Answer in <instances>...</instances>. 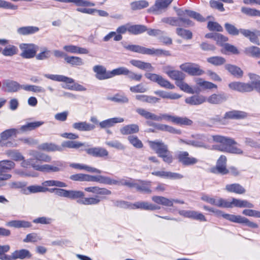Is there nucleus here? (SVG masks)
<instances>
[{
	"instance_id": "obj_1",
	"label": "nucleus",
	"mask_w": 260,
	"mask_h": 260,
	"mask_svg": "<svg viewBox=\"0 0 260 260\" xmlns=\"http://www.w3.org/2000/svg\"><path fill=\"white\" fill-rule=\"evenodd\" d=\"M212 138L214 142L219 143L215 146L216 150L238 154L243 153V151L240 148L234 146L237 143L234 139L220 135L213 136Z\"/></svg>"
},
{
	"instance_id": "obj_2",
	"label": "nucleus",
	"mask_w": 260,
	"mask_h": 260,
	"mask_svg": "<svg viewBox=\"0 0 260 260\" xmlns=\"http://www.w3.org/2000/svg\"><path fill=\"white\" fill-rule=\"evenodd\" d=\"M213 213L218 217L222 216L224 219L231 222L244 224L251 229H257L258 227L257 223L250 221L248 218L240 215L224 213L221 210L215 208L214 209Z\"/></svg>"
},
{
	"instance_id": "obj_3",
	"label": "nucleus",
	"mask_w": 260,
	"mask_h": 260,
	"mask_svg": "<svg viewBox=\"0 0 260 260\" xmlns=\"http://www.w3.org/2000/svg\"><path fill=\"white\" fill-rule=\"evenodd\" d=\"M124 47L129 51L147 55H155L157 56L165 55L170 56V51L160 49L148 48L141 46L136 45H129L124 46Z\"/></svg>"
},
{
	"instance_id": "obj_4",
	"label": "nucleus",
	"mask_w": 260,
	"mask_h": 260,
	"mask_svg": "<svg viewBox=\"0 0 260 260\" xmlns=\"http://www.w3.org/2000/svg\"><path fill=\"white\" fill-rule=\"evenodd\" d=\"M191 138L192 139H180V142L197 148H207L209 147L207 143L210 142V139L207 136L204 134H194L191 135Z\"/></svg>"
},
{
	"instance_id": "obj_5",
	"label": "nucleus",
	"mask_w": 260,
	"mask_h": 260,
	"mask_svg": "<svg viewBox=\"0 0 260 260\" xmlns=\"http://www.w3.org/2000/svg\"><path fill=\"white\" fill-rule=\"evenodd\" d=\"M49 192L54 193L55 194L59 197L67 198L71 200H76L84 197V193L82 191L66 190L60 187L49 188Z\"/></svg>"
},
{
	"instance_id": "obj_6",
	"label": "nucleus",
	"mask_w": 260,
	"mask_h": 260,
	"mask_svg": "<svg viewBox=\"0 0 260 260\" xmlns=\"http://www.w3.org/2000/svg\"><path fill=\"white\" fill-rule=\"evenodd\" d=\"M67 167V163L63 161H54L53 165L45 164L35 166L36 170L42 172H58L63 171Z\"/></svg>"
},
{
	"instance_id": "obj_7",
	"label": "nucleus",
	"mask_w": 260,
	"mask_h": 260,
	"mask_svg": "<svg viewBox=\"0 0 260 260\" xmlns=\"http://www.w3.org/2000/svg\"><path fill=\"white\" fill-rule=\"evenodd\" d=\"M19 48L22 51L20 56L24 58L27 59L35 57L39 49L38 46L32 43L21 44L19 45Z\"/></svg>"
},
{
	"instance_id": "obj_8",
	"label": "nucleus",
	"mask_w": 260,
	"mask_h": 260,
	"mask_svg": "<svg viewBox=\"0 0 260 260\" xmlns=\"http://www.w3.org/2000/svg\"><path fill=\"white\" fill-rule=\"evenodd\" d=\"M14 167L15 163L12 161L9 160L0 161V181L10 179L12 175L7 172L13 169Z\"/></svg>"
},
{
	"instance_id": "obj_9",
	"label": "nucleus",
	"mask_w": 260,
	"mask_h": 260,
	"mask_svg": "<svg viewBox=\"0 0 260 260\" xmlns=\"http://www.w3.org/2000/svg\"><path fill=\"white\" fill-rule=\"evenodd\" d=\"M145 77L150 80L151 81L157 83L160 86L168 88V89H174L175 86L172 84L169 81L164 78L160 75L153 73H146L145 74Z\"/></svg>"
},
{
	"instance_id": "obj_10",
	"label": "nucleus",
	"mask_w": 260,
	"mask_h": 260,
	"mask_svg": "<svg viewBox=\"0 0 260 260\" xmlns=\"http://www.w3.org/2000/svg\"><path fill=\"white\" fill-rule=\"evenodd\" d=\"M180 68L191 76H200L204 73V71L200 69L199 65L193 63H183L180 66Z\"/></svg>"
},
{
	"instance_id": "obj_11",
	"label": "nucleus",
	"mask_w": 260,
	"mask_h": 260,
	"mask_svg": "<svg viewBox=\"0 0 260 260\" xmlns=\"http://www.w3.org/2000/svg\"><path fill=\"white\" fill-rule=\"evenodd\" d=\"M176 158L180 163L185 166L193 165L198 162L197 158L190 156L187 151H179Z\"/></svg>"
},
{
	"instance_id": "obj_12",
	"label": "nucleus",
	"mask_w": 260,
	"mask_h": 260,
	"mask_svg": "<svg viewBox=\"0 0 260 260\" xmlns=\"http://www.w3.org/2000/svg\"><path fill=\"white\" fill-rule=\"evenodd\" d=\"M173 0H156L154 4L150 7L147 12L154 14H159L162 10L166 9Z\"/></svg>"
},
{
	"instance_id": "obj_13",
	"label": "nucleus",
	"mask_w": 260,
	"mask_h": 260,
	"mask_svg": "<svg viewBox=\"0 0 260 260\" xmlns=\"http://www.w3.org/2000/svg\"><path fill=\"white\" fill-rule=\"evenodd\" d=\"M201 199L203 201L207 202L208 203H209L213 205H215L218 207L227 208L231 206L230 204H229L228 201L220 198H219L216 199L210 197L208 195L204 194L202 196Z\"/></svg>"
},
{
	"instance_id": "obj_14",
	"label": "nucleus",
	"mask_w": 260,
	"mask_h": 260,
	"mask_svg": "<svg viewBox=\"0 0 260 260\" xmlns=\"http://www.w3.org/2000/svg\"><path fill=\"white\" fill-rule=\"evenodd\" d=\"M226 158L224 155H221L217 160L216 168H212L211 172L225 175L229 173V170L226 168Z\"/></svg>"
},
{
	"instance_id": "obj_15",
	"label": "nucleus",
	"mask_w": 260,
	"mask_h": 260,
	"mask_svg": "<svg viewBox=\"0 0 260 260\" xmlns=\"http://www.w3.org/2000/svg\"><path fill=\"white\" fill-rule=\"evenodd\" d=\"M179 214L185 217L192 218L200 221H206L205 216L201 213L193 210H180Z\"/></svg>"
},
{
	"instance_id": "obj_16",
	"label": "nucleus",
	"mask_w": 260,
	"mask_h": 260,
	"mask_svg": "<svg viewBox=\"0 0 260 260\" xmlns=\"http://www.w3.org/2000/svg\"><path fill=\"white\" fill-rule=\"evenodd\" d=\"M134 188H135L138 191L145 193H150L152 192L151 189V181L136 180Z\"/></svg>"
},
{
	"instance_id": "obj_17",
	"label": "nucleus",
	"mask_w": 260,
	"mask_h": 260,
	"mask_svg": "<svg viewBox=\"0 0 260 260\" xmlns=\"http://www.w3.org/2000/svg\"><path fill=\"white\" fill-rule=\"evenodd\" d=\"M93 71L96 74V78L100 80L111 78V71H107L103 66L96 65L94 66Z\"/></svg>"
},
{
	"instance_id": "obj_18",
	"label": "nucleus",
	"mask_w": 260,
	"mask_h": 260,
	"mask_svg": "<svg viewBox=\"0 0 260 260\" xmlns=\"http://www.w3.org/2000/svg\"><path fill=\"white\" fill-rule=\"evenodd\" d=\"M85 150L88 154L96 157H105L109 154L106 149L100 147L87 148Z\"/></svg>"
},
{
	"instance_id": "obj_19",
	"label": "nucleus",
	"mask_w": 260,
	"mask_h": 260,
	"mask_svg": "<svg viewBox=\"0 0 260 260\" xmlns=\"http://www.w3.org/2000/svg\"><path fill=\"white\" fill-rule=\"evenodd\" d=\"M228 99L226 94L223 92L218 94L213 93L206 99L209 103L214 105L220 104Z\"/></svg>"
},
{
	"instance_id": "obj_20",
	"label": "nucleus",
	"mask_w": 260,
	"mask_h": 260,
	"mask_svg": "<svg viewBox=\"0 0 260 260\" xmlns=\"http://www.w3.org/2000/svg\"><path fill=\"white\" fill-rule=\"evenodd\" d=\"M87 182H96L108 185H111L112 183H113V182H112V178L109 177L102 175L93 176L88 174H87Z\"/></svg>"
},
{
	"instance_id": "obj_21",
	"label": "nucleus",
	"mask_w": 260,
	"mask_h": 260,
	"mask_svg": "<svg viewBox=\"0 0 260 260\" xmlns=\"http://www.w3.org/2000/svg\"><path fill=\"white\" fill-rule=\"evenodd\" d=\"M132 209H141L145 210H155L160 209V207L147 202H137L133 204Z\"/></svg>"
},
{
	"instance_id": "obj_22",
	"label": "nucleus",
	"mask_w": 260,
	"mask_h": 260,
	"mask_svg": "<svg viewBox=\"0 0 260 260\" xmlns=\"http://www.w3.org/2000/svg\"><path fill=\"white\" fill-rule=\"evenodd\" d=\"M129 62L133 66L147 72H152L154 69L150 63L144 62L140 60L132 59Z\"/></svg>"
},
{
	"instance_id": "obj_23",
	"label": "nucleus",
	"mask_w": 260,
	"mask_h": 260,
	"mask_svg": "<svg viewBox=\"0 0 260 260\" xmlns=\"http://www.w3.org/2000/svg\"><path fill=\"white\" fill-rule=\"evenodd\" d=\"M124 119L121 117H114L103 120L99 122V126L101 128H107L113 126L116 123H121Z\"/></svg>"
},
{
	"instance_id": "obj_24",
	"label": "nucleus",
	"mask_w": 260,
	"mask_h": 260,
	"mask_svg": "<svg viewBox=\"0 0 260 260\" xmlns=\"http://www.w3.org/2000/svg\"><path fill=\"white\" fill-rule=\"evenodd\" d=\"M101 197L95 196L90 198H81L77 199V203L85 205H95L101 202Z\"/></svg>"
},
{
	"instance_id": "obj_25",
	"label": "nucleus",
	"mask_w": 260,
	"mask_h": 260,
	"mask_svg": "<svg viewBox=\"0 0 260 260\" xmlns=\"http://www.w3.org/2000/svg\"><path fill=\"white\" fill-rule=\"evenodd\" d=\"M206 101L205 96L202 95L196 94L185 99V102L186 104L190 105H201Z\"/></svg>"
},
{
	"instance_id": "obj_26",
	"label": "nucleus",
	"mask_w": 260,
	"mask_h": 260,
	"mask_svg": "<svg viewBox=\"0 0 260 260\" xmlns=\"http://www.w3.org/2000/svg\"><path fill=\"white\" fill-rule=\"evenodd\" d=\"M240 34L243 35L245 37L248 38L251 43L257 45H260L259 41L255 31H251L249 29L241 28Z\"/></svg>"
},
{
	"instance_id": "obj_27",
	"label": "nucleus",
	"mask_w": 260,
	"mask_h": 260,
	"mask_svg": "<svg viewBox=\"0 0 260 260\" xmlns=\"http://www.w3.org/2000/svg\"><path fill=\"white\" fill-rule=\"evenodd\" d=\"M230 207L228 208H232L233 206L239 208H251L254 207L253 205L247 201V200H242L233 198L232 202H229Z\"/></svg>"
},
{
	"instance_id": "obj_28",
	"label": "nucleus",
	"mask_w": 260,
	"mask_h": 260,
	"mask_svg": "<svg viewBox=\"0 0 260 260\" xmlns=\"http://www.w3.org/2000/svg\"><path fill=\"white\" fill-rule=\"evenodd\" d=\"M139 127L136 124L126 125L120 129V133L123 135H132L138 133Z\"/></svg>"
},
{
	"instance_id": "obj_29",
	"label": "nucleus",
	"mask_w": 260,
	"mask_h": 260,
	"mask_svg": "<svg viewBox=\"0 0 260 260\" xmlns=\"http://www.w3.org/2000/svg\"><path fill=\"white\" fill-rule=\"evenodd\" d=\"M136 180H135L132 178H121L119 180H116L113 179H112V182H113V183H112L111 185H123L126 186L129 188L134 187L135 185V182Z\"/></svg>"
},
{
	"instance_id": "obj_30",
	"label": "nucleus",
	"mask_w": 260,
	"mask_h": 260,
	"mask_svg": "<svg viewBox=\"0 0 260 260\" xmlns=\"http://www.w3.org/2000/svg\"><path fill=\"white\" fill-rule=\"evenodd\" d=\"M4 90L7 92H16L21 89V85L15 81H6L3 83Z\"/></svg>"
},
{
	"instance_id": "obj_31",
	"label": "nucleus",
	"mask_w": 260,
	"mask_h": 260,
	"mask_svg": "<svg viewBox=\"0 0 260 260\" xmlns=\"http://www.w3.org/2000/svg\"><path fill=\"white\" fill-rule=\"evenodd\" d=\"M69 166L70 167L74 169L80 170H85L88 172L96 173L98 174H101L102 173V171H101L100 170L84 164L78 163H71L70 164Z\"/></svg>"
},
{
	"instance_id": "obj_32",
	"label": "nucleus",
	"mask_w": 260,
	"mask_h": 260,
	"mask_svg": "<svg viewBox=\"0 0 260 260\" xmlns=\"http://www.w3.org/2000/svg\"><path fill=\"white\" fill-rule=\"evenodd\" d=\"M247 114L246 112L240 111L233 110L227 112L225 113L224 118L225 119H243L246 117Z\"/></svg>"
},
{
	"instance_id": "obj_33",
	"label": "nucleus",
	"mask_w": 260,
	"mask_h": 260,
	"mask_svg": "<svg viewBox=\"0 0 260 260\" xmlns=\"http://www.w3.org/2000/svg\"><path fill=\"white\" fill-rule=\"evenodd\" d=\"M72 126L74 128L79 131H90L95 128L94 125L87 123L86 121L75 122L73 124Z\"/></svg>"
},
{
	"instance_id": "obj_34",
	"label": "nucleus",
	"mask_w": 260,
	"mask_h": 260,
	"mask_svg": "<svg viewBox=\"0 0 260 260\" xmlns=\"http://www.w3.org/2000/svg\"><path fill=\"white\" fill-rule=\"evenodd\" d=\"M63 49L67 52L75 54H88V50L84 48L70 45L63 46Z\"/></svg>"
},
{
	"instance_id": "obj_35",
	"label": "nucleus",
	"mask_w": 260,
	"mask_h": 260,
	"mask_svg": "<svg viewBox=\"0 0 260 260\" xmlns=\"http://www.w3.org/2000/svg\"><path fill=\"white\" fill-rule=\"evenodd\" d=\"M84 190L87 192L95 194L110 195L111 191L106 188H100L98 186H91L85 188Z\"/></svg>"
},
{
	"instance_id": "obj_36",
	"label": "nucleus",
	"mask_w": 260,
	"mask_h": 260,
	"mask_svg": "<svg viewBox=\"0 0 260 260\" xmlns=\"http://www.w3.org/2000/svg\"><path fill=\"white\" fill-rule=\"evenodd\" d=\"M44 76L54 81L63 82L67 83H73L74 82V80L73 79L63 75L45 74Z\"/></svg>"
},
{
	"instance_id": "obj_37",
	"label": "nucleus",
	"mask_w": 260,
	"mask_h": 260,
	"mask_svg": "<svg viewBox=\"0 0 260 260\" xmlns=\"http://www.w3.org/2000/svg\"><path fill=\"white\" fill-rule=\"evenodd\" d=\"M12 257L14 259H29L31 257L30 252L26 249L15 250L12 253Z\"/></svg>"
},
{
	"instance_id": "obj_38",
	"label": "nucleus",
	"mask_w": 260,
	"mask_h": 260,
	"mask_svg": "<svg viewBox=\"0 0 260 260\" xmlns=\"http://www.w3.org/2000/svg\"><path fill=\"white\" fill-rule=\"evenodd\" d=\"M225 189L229 192L237 194H243L246 192L245 189L238 183L227 184L225 186Z\"/></svg>"
},
{
	"instance_id": "obj_39",
	"label": "nucleus",
	"mask_w": 260,
	"mask_h": 260,
	"mask_svg": "<svg viewBox=\"0 0 260 260\" xmlns=\"http://www.w3.org/2000/svg\"><path fill=\"white\" fill-rule=\"evenodd\" d=\"M7 225L15 228H27L31 226L30 222L21 220H14L7 223Z\"/></svg>"
},
{
	"instance_id": "obj_40",
	"label": "nucleus",
	"mask_w": 260,
	"mask_h": 260,
	"mask_svg": "<svg viewBox=\"0 0 260 260\" xmlns=\"http://www.w3.org/2000/svg\"><path fill=\"white\" fill-rule=\"evenodd\" d=\"M39 30V27L33 26H23L17 29V32L21 35H28L35 34Z\"/></svg>"
},
{
	"instance_id": "obj_41",
	"label": "nucleus",
	"mask_w": 260,
	"mask_h": 260,
	"mask_svg": "<svg viewBox=\"0 0 260 260\" xmlns=\"http://www.w3.org/2000/svg\"><path fill=\"white\" fill-rule=\"evenodd\" d=\"M152 200L155 203L168 207H172L173 205V201L161 196H153Z\"/></svg>"
},
{
	"instance_id": "obj_42",
	"label": "nucleus",
	"mask_w": 260,
	"mask_h": 260,
	"mask_svg": "<svg viewBox=\"0 0 260 260\" xmlns=\"http://www.w3.org/2000/svg\"><path fill=\"white\" fill-rule=\"evenodd\" d=\"M149 3L146 0L133 2L130 4L131 8L133 11L141 10L149 6Z\"/></svg>"
},
{
	"instance_id": "obj_43",
	"label": "nucleus",
	"mask_w": 260,
	"mask_h": 260,
	"mask_svg": "<svg viewBox=\"0 0 260 260\" xmlns=\"http://www.w3.org/2000/svg\"><path fill=\"white\" fill-rule=\"evenodd\" d=\"M66 62L73 66H80L84 64L83 59L78 56H66L64 58Z\"/></svg>"
},
{
	"instance_id": "obj_44",
	"label": "nucleus",
	"mask_w": 260,
	"mask_h": 260,
	"mask_svg": "<svg viewBox=\"0 0 260 260\" xmlns=\"http://www.w3.org/2000/svg\"><path fill=\"white\" fill-rule=\"evenodd\" d=\"M136 111L138 114L146 119H150L154 121L158 120L156 117V115L147 111L145 109L141 108H137Z\"/></svg>"
},
{
	"instance_id": "obj_45",
	"label": "nucleus",
	"mask_w": 260,
	"mask_h": 260,
	"mask_svg": "<svg viewBox=\"0 0 260 260\" xmlns=\"http://www.w3.org/2000/svg\"><path fill=\"white\" fill-rule=\"evenodd\" d=\"M147 30V27L143 25H131L129 24V33L137 35Z\"/></svg>"
},
{
	"instance_id": "obj_46",
	"label": "nucleus",
	"mask_w": 260,
	"mask_h": 260,
	"mask_svg": "<svg viewBox=\"0 0 260 260\" xmlns=\"http://www.w3.org/2000/svg\"><path fill=\"white\" fill-rule=\"evenodd\" d=\"M44 123L43 121L28 122L26 124L22 125L20 127V130L23 132L30 131L41 126Z\"/></svg>"
},
{
	"instance_id": "obj_47",
	"label": "nucleus",
	"mask_w": 260,
	"mask_h": 260,
	"mask_svg": "<svg viewBox=\"0 0 260 260\" xmlns=\"http://www.w3.org/2000/svg\"><path fill=\"white\" fill-rule=\"evenodd\" d=\"M49 188L45 187L43 185H30L27 187L26 190L28 192H25L26 194L28 193H35L38 192H46L49 191Z\"/></svg>"
},
{
	"instance_id": "obj_48",
	"label": "nucleus",
	"mask_w": 260,
	"mask_h": 260,
	"mask_svg": "<svg viewBox=\"0 0 260 260\" xmlns=\"http://www.w3.org/2000/svg\"><path fill=\"white\" fill-rule=\"evenodd\" d=\"M196 82L198 85L202 87L203 89H211L217 88V85L212 82L206 81L202 78H198L196 80Z\"/></svg>"
},
{
	"instance_id": "obj_49",
	"label": "nucleus",
	"mask_w": 260,
	"mask_h": 260,
	"mask_svg": "<svg viewBox=\"0 0 260 260\" xmlns=\"http://www.w3.org/2000/svg\"><path fill=\"white\" fill-rule=\"evenodd\" d=\"M161 22L164 23L170 24L173 26H182V24L180 23L179 17H164L161 19Z\"/></svg>"
},
{
	"instance_id": "obj_50",
	"label": "nucleus",
	"mask_w": 260,
	"mask_h": 260,
	"mask_svg": "<svg viewBox=\"0 0 260 260\" xmlns=\"http://www.w3.org/2000/svg\"><path fill=\"white\" fill-rule=\"evenodd\" d=\"M225 68L235 77L239 78L243 76V71L240 68L236 66L228 64L225 66Z\"/></svg>"
},
{
	"instance_id": "obj_51",
	"label": "nucleus",
	"mask_w": 260,
	"mask_h": 260,
	"mask_svg": "<svg viewBox=\"0 0 260 260\" xmlns=\"http://www.w3.org/2000/svg\"><path fill=\"white\" fill-rule=\"evenodd\" d=\"M136 99L140 101L150 104H155L159 101V99L156 97L144 94H137L136 95Z\"/></svg>"
},
{
	"instance_id": "obj_52",
	"label": "nucleus",
	"mask_w": 260,
	"mask_h": 260,
	"mask_svg": "<svg viewBox=\"0 0 260 260\" xmlns=\"http://www.w3.org/2000/svg\"><path fill=\"white\" fill-rule=\"evenodd\" d=\"M224 58L219 56H212L207 58V61L215 66H219L225 62Z\"/></svg>"
},
{
	"instance_id": "obj_53",
	"label": "nucleus",
	"mask_w": 260,
	"mask_h": 260,
	"mask_svg": "<svg viewBox=\"0 0 260 260\" xmlns=\"http://www.w3.org/2000/svg\"><path fill=\"white\" fill-rule=\"evenodd\" d=\"M176 32L178 36L184 39L190 40L192 38V32L188 29L177 27L176 29Z\"/></svg>"
},
{
	"instance_id": "obj_54",
	"label": "nucleus",
	"mask_w": 260,
	"mask_h": 260,
	"mask_svg": "<svg viewBox=\"0 0 260 260\" xmlns=\"http://www.w3.org/2000/svg\"><path fill=\"white\" fill-rule=\"evenodd\" d=\"M107 99L119 103H127L128 102V99L124 94L117 93L113 96L107 97Z\"/></svg>"
},
{
	"instance_id": "obj_55",
	"label": "nucleus",
	"mask_w": 260,
	"mask_h": 260,
	"mask_svg": "<svg viewBox=\"0 0 260 260\" xmlns=\"http://www.w3.org/2000/svg\"><path fill=\"white\" fill-rule=\"evenodd\" d=\"M157 129L166 131L174 134H181V132L179 129L175 128L174 127L164 124H159L156 126Z\"/></svg>"
},
{
	"instance_id": "obj_56",
	"label": "nucleus",
	"mask_w": 260,
	"mask_h": 260,
	"mask_svg": "<svg viewBox=\"0 0 260 260\" xmlns=\"http://www.w3.org/2000/svg\"><path fill=\"white\" fill-rule=\"evenodd\" d=\"M61 146L62 147L78 149L80 147L85 146V144L79 141H67L63 142Z\"/></svg>"
},
{
	"instance_id": "obj_57",
	"label": "nucleus",
	"mask_w": 260,
	"mask_h": 260,
	"mask_svg": "<svg viewBox=\"0 0 260 260\" xmlns=\"http://www.w3.org/2000/svg\"><path fill=\"white\" fill-rule=\"evenodd\" d=\"M155 94L159 95L164 99H169L171 100L178 99L181 95L176 93L167 92L164 91L158 90L155 91Z\"/></svg>"
},
{
	"instance_id": "obj_58",
	"label": "nucleus",
	"mask_w": 260,
	"mask_h": 260,
	"mask_svg": "<svg viewBox=\"0 0 260 260\" xmlns=\"http://www.w3.org/2000/svg\"><path fill=\"white\" fill-rule=\"evenodd\" d=\"M244 52L248 55L252 57H260V48L256 46L247 47L244 50Z\"/></svg>"
},
{
	"instance_id": "obj_59",
	"label": "nucleus",
	"mask_w": 260,
	"mask_h": 260,
	"mask_svg": "<svg viewBox=\"0 0 260 260\" xmlns=\"http://www.w3.org/2000/svg\"><path fill=\"white\" fill-rule=\"evenodd\" d=\"M129 143L134 147L138 149L143 148V144L138 137L135 135H130L127 137Z\"/></svg>"
},
{
	"instance_id": "obj_60",
	"label": "nucleus",
	"mask_w": 260,
	"mask_h": 260,
	"mask_svg": "<svg viewBox=\"0 0 260 260\" xmlns=\"http://www.w3.org/2000/svg\"><path fill=\"white\" fill-rule=\"evenodd\" d=\"M18 51V48L14 45H9L2 51V54L6 56H11L15 55Z\"/></svg>"
},
{
	"instance_id": "obj_61",
	"label": "nucleus",
	"mask_w": 260,
	"mask_h": 260,
	"mask_svg": "<svg viewBox=\"0 0 260 260\" xmlns=\"http://www.w3.org/2000/svg\"><path fill=\"white\" fill-rule=\"evenodd\" d=\"M173 123L180 125L189 126L192 124L193 122L191 120L187 118V117L175 116Z\"/></svg>"
},
{
	"instance_id": "obj_62",
	"label": "nucleus",
	"mask_w": 260,
	"mask_h": 260,
	"mask_svg": "<svg viewBox=\"0 0 260 260\" xmlns=\"http://www.w3.org/2000/svg\"><path fill=\"white\" fill-rule=\"evenodd\" d=\"M241 12L249 16L260 17V11L254 8L243 7L241 8Z\"/></svg>"
},
{
	"instance_id": "obj_63",
	"label": "nucleus",
	"mask_w": 260,
	"mask_h": 260,
	"mask_svg": "<svg viewBox=\"0 0 260 260\" xmlns=\"http://www.w3.org/2000/svg\"><path fill=\"white\" fill-rule=\"evenodd\" d=\"M10 249V247L8 245H5L2 246L0 245V259L2 260H15V259L12 257V256H8L5 254V252L8 251Z\"/></svg>"
},
{
	"instance_id": "obj_64",
	"label": "nucleus",
	"mask_w": 260,
	"mask_h": 260,
	"mask_svg": "<svg viewBox=\"0 0 260 260\" xmlns=\"http://www.w3.org/2000/svg\"><path fill=\"white\" fill-rule=\"evenodd\" d=\"M176 84L178 86L180 89L188 93H193V89L186 83L183 81V80H181L179 81L176 82Z\"/></svg>"
}]
</instances>
